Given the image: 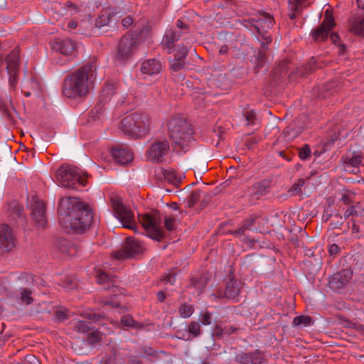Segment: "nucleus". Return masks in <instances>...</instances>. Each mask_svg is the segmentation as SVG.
Here are the masks:
<instances>
[{"label":"nucleus","instance_id":"24","mask_svg":"<svg viewBox=\"0 0 364 364\" xmlns=\"http://www.w3.org/2000/svg\"><path fill=\"white\" fill-rule=\"evenodd\" d=\"M255 21V26L259 33H262L263 31L271 28L274 22L272 16L268 14H260L259 16Z\"/></svg>","mask_w":364,"mask_h":364},{"label":"nucleus","instance_id":"64","mask_svg":"<svg viewBox=\"0 0 364 364\" xmlns=\"http://www.w3.org/2000/svg\"><path fill=\"white\" fill-rule=\"evenodd\" d=\"M4 63L2 61H0V66L2 65Z\"/></svg>","mask_w":364,"mask_h":364},{"label":"nucleus","instance_id":"49","mask_svg":"<svg viewBox=\"0 0 364 364\" xmlns=\"http://www.w3.org/2000/svg\"><path fill=\"white\" fill-rule=\"evenodd\" d=\"M119 88L117 83H112L110 85H108L106 91H111L112 90H117Z\"/></svg>","mask_w":364,"mask_h":364},{"label":"nucleus","instance_id":"43","mask_svg":"<svg viewBox=\"0 0 364 364\" xmlns=\"http://www.w3.org/2000/svg\"><path fill=\"white\" fill-rule=\"evenodd\" d=\"M68 314V310L65 309H63L58 310L56 311L55 315H56L57 319H58L60 321H63L67 319Z\"/></svg>","mask_w":364,"mask_h":364},{"label":"nucleus","instance_id":"51","mask_svg":"<svg viewBox=\"0 0 364 364\" xmlns=\"http://www.w3.org/2000/svg\"><path fill=\"white\" fill-rule=\"evenodd\" d=\"M68 26L70 28H75L77 27V23L75 21H70L68 23Z\"/></svg>","mask_w":364,"mask_h":364},{"label":"nucleus","instance_id":"63","mask_svg":"<svg viewBox=\"0 0 364 364\" xmlns=\"http://www.w3.org/2000/svg\"><path fill=\"white\" fill-rule=\"evenodd\" d=\"M300 74H301V75H304L303 71H300Z\"/></svg>","mask_w":364,"mask_h":364},{"label":"nucleus","instance_id":"13","mask_svg":"<svg viewBox=\"0 0 364 364\" xmlns=\"http://www.w3.org/2000/svg\"><path fill=\"white\" fill-rule=\"evenodd\" d=\"M363 155L361 152L348 153L342 159L343 168L346 171L356 173L363 163Z\"/></svg>","mask_w":364,"mask_h":364},{"label":"nucleus","instance_id":"4","mask_svg":"<svg viewBox=\"0 0 364 364\" xmlns=\"http://www.w3.org/2000/svg\"><path fill=\"white\" fill-rule=\"evenodd\" d=\"M122 131L134 139L146 136L151 129V119L144 114L132 113L124 117L121 122Z\"/></svg>","mask_w":364,"mask_h":364},{"label":"nucleus","instance_id":"38","mask_svg":"<svg viewBox=\"0 0 364 364\" xmlns=\"http://www.w3.org/2000/svg\"><path fill=\"white\" fill-rule=\"evenodd\" d=\"M121 321H122V325L124 326H129V327H135L136 326V322L134 321L133 318L129 315L123 316Z\"/></svg>","mask_w":364,"mask_h":364},{"label":"nucleus","instance_id":"28","mask_svg":"<svg viewBox=\"0 0 364 364\" xmlns=\"http://www.w3.org/2000/svg\"><path fill=\"white\" fill-rule=\"evenodd\" d=\"M164 179L168 182L176 184L181 181V176L178 175L173 169L162 171Z\"/></svg>","mask_w":364,"mask_h":364},{"label":"nucleus","instance_id":"19","mask_svg":"<svg viewBox=\"0 0 364 364\" xmlns=\"http://www.w3.org/2000/svg\"><path fill=\"white\" fill-rule=\"evenodd\" d=\"M163 68V65L159 60L156 59H149L141 63L140 70L142 74L154 75L160 73Z\"/></svg>","mask_w":364,"mask_h":364},{"label":"nucleus","instance_id":"44","mask_svg":"<svg viewBox=\"0 0 364 364\" xmlns=\"http://www.w3.org/2000/svg\"><path fill=\"white\" fill-rule=\"evenodd\" d=\"M200 322L203 325H209L211 323V316L208 311L203 313L200 316Z\"/></svg>","mask_w":364,"mask_h":364},{"label":"nucleus","instance_id":"1","mask_svg":"<svg viewBox=\"0 0 364 364\" xmlns=\"http://www.w3.org/2000/svg\"><path fill=\"white\" fill-rule=\"evenodd\" d=\"M60 223L67 232H82L90 225L92 212L77 198H63L59 204Z\"/></svg>","mask_w":364,"mask_h":364},{"label":"nucleus","instance_id":"47","mask_svg":"<svg viewBox=\"0 0 364 364\" xmlns=\"http://www.w3.org/2000/svg\"><path fill=\"white\" fill-rule=\"evenodd\" d=\"M338 246L336 244H332L330 247H329V253L331 255H334V254H336L338 252Z\"/></svg>","mask_w":364,"mask_h":364},{"label":"nucleus","instance_id":"29","mask_svg":"<svg viewBox=\"0 0 364 364\" xmlns=\"http://www.w3.org/2000/svg\"><path fill=\"white\" fill-rule=\"evenodd\" d=\"M293 324L296 326H309L312 324V320L311 318L308 316H299L294 318Z\"/></svg>","mask_w":364,"mask_h":364},{"label":"nucleus","instance_id":"50","mask_svg":"<svg viewBox=\"0 0 364 364\" xmlns=\"http://www.w3.org/2000/svg\"><path fill=\"white\" fill-rule=\"evenodd\" d=\"M157 298L160 301H164L165 299V294L162 291H159L157 294Z\"/></svg>","mask_w":364,"mask_h":364},{"label":"nucleus","instance_id":"36","mask_svg":"<svg viewBox=\"0 0 364 364\" xmlns=\"http://www.w3.org/2000/svg\"><path fill=\"white\" fill-rule=\"evenodd\" d=\"M188 331L195 336H198L200 331V324L196 321H191L188 326Z\"/></svg>","mask_w":364,"mask_h":364},{"label":"nucleus","instance_id":"32","mask_svg":"<svg viewBox=\"0 0 364 364\" xmlns=\"http://www.w3.org/2000/svg\"><path fill=\"white\" fill-rule=\"evenodd\" d=\"M96 280L97 283L102 284L111 282L112 278L107 273L98 269L96 273Z\"/></svg>","mask_w":364,"mask_h":364},{"label":"nucleus","instance_id":"20","mask_svg":"<svg viewBox=\"0 0 364 364\" xmlns=\"http://www.w3.org/2000/svg\"><path fill=\"white\" fill-rule=\"evenodd\" d=\"M241 287L242 283L240 281L232 279L227 283L224 294H220L219 296L237 301Z\"/></svg>","mask_w":364,"mask_h":364},{"label":"nucleus","instance_id":"58","mask_svg":"<svg viewBox=\"0 0 364 364\" xmlns=\"http://www.w3.org/2000/svg\"><path fill=\"white\" fill-rule=\"evenodd\" d=\"M294 77V73H291L289 76L290 80L293 79Z\"/></svg>","mask_w":364,"mask_h":364},{"label":"nucleus","instance_id":"60","mask_svg":"<svg viewBox=\"0 0 364 364\" xmlns=\"http://www.w3.org/2000/svg\"><path fill=\"white\" fill-rule=\"evenodd\" d=\"M20 213H21V210H20L19 207H18L17 214H20Z\"/></svg>","mask_w":364,"mask_h":364},{"label":"nucleus","instance_id":"34","mask_svg":"<svg viewBox=\"0 0 364 364\" xmlns=\"http://www.w3.org/2000/svg\"><path fill=\"white\" fill-rule=\"evenodd\" d=\"M305 183L304 179H299L295 184L292 186L290 189L292 196H298L301 193V188Z\"/></svg>","mask_w":364,"mask_h":364},{"label":"nucleus","instance_id":"46","mask_svg":"<svg viewBox=\"0 0 364 364\" xmlns=\"http://www.w3.org/2000/svg\"><path fill=\"white\" fill-rule=\"evenodd\" d=\"M231 332L229 329H223L220 326H217L215 330V333L218 336H223V334H230Z\"/></svg>","mask_w":364,"mask_h":364},{"label":"nucleus","instance_id":"23","mask_svg":"<svg viewBox=\"0 0 364 364\" xmlns=\"http://www.w3.org/2000/svg\"><path fill=\"white\" fill-rule=\"evenodd\" d=\"M312 0H289V16L294 19L299 12L304 7L309 6Z\"/></svg>","mask_w":364,"mask_h":364},{"label":"nucleus","instance_id":"2","mask_svg":"<svg viewBox=\"0 0 364 364\" xmlns=\"http://www.w3.org/2000/svg\"><path fill=\"white\" fill-rule=\"evenodd\" d=\"M95 72L93 64L85 65L65 79L63 91H90L94 88Z\"/></svg>","mask_w":364,"mask_h":364},{"label":"nucleus","instance_id":"7","mask_svg":"<svg viewBox=\"0 0 364 364\" xmlns=\"http://www.w3.org/2000/svg\"><path fill=\"white\" fill-rule=\"evenodd\" d=\"M109 200L116 217L123 227L133 229L135 227V218L132 211L122 204L121 198L117 195L111 196Z\"/></svg>","mask_w":364,"mask_h":364},{"label":"nucleus","instance_id":"41","mask_svg":"<svg viewBox=\"0 0 364 364\" xmlns=\"http://www.w3.org/2000/svg\"><path fill=\"white\" fill-rule=\"evenodd\" d=\"M121 301H114V300H112V301H105V306H111L112 308H116V309H119V312L121 313L124 311V309H125L124 306H119V303Z\"/></svg>","mask_w":364,"mask_h":364},{"label":"nucleus","instance_id":"56","mask_svg":"<svg viewBox=\"0 0 364 364\" xmlns=\"http://www.w3.org/2000/svg\"><path fill=\"white\" fill-rule=\"evenodd\" d=\"M264 38L267 43H269L272 41L269 36H265Z\"/></svg>","mask_w":364,"mask_h":364},{"label":"nucleus","instance_id":"12","mask_svg":"<svg viewBox=\"0 0 364 364\" xmlns=\"http://www.w3.org/2000/svg\"><path fill=\"white\" fill-rule=\"evenodd\" d=\"M169 144L166 139H157L149 149L146 156L149 160L158 161L168 151Z\"/></svg>","mask_w":364,"mask_h":364},{"label":"nucleus","instance_id":"59","mask_svg":"<svg viewBox=\"0 0 364 364\" xmlns=\"http://www.w3.org/2000/svg\"><path fill=\"white\" fill-rule=\"evenodd\" d=\"M38 89L43 90V85L41 84H40L39 86L38 87Z\"/></svg>","mask_w":364,"mask_h":364},{"label":"nucleus","instance_id":"62","mask_svg":"<svg viewBox=\"0 0 364 364\" xmlns=\"http://www.w3.org/2000/svg\"><path fill=\"white\" fill-rule=\"evenodd\" d=\"M335 87H336L330 86V87H329V89H333V88H335Z\"/></svg>","mask_w":364,"mask_h":364},{"label":"nucleus","instance_id":"35","mask_svg":"<svg viewBox=\"0 0 364 364\" xmlns=\"http://www.w3.org/2000/svg\"><path fill=\"white\" fill-rule=\"evenodd\" d=\"M267 189V186L264 183H257L253 186L252 193L257 196H262Z\"/></svg>","mask_w":364,"mask_h":364},{"label":"nucleus","instance_id":"17","mask_svg":"<svg viewBox=\"0 0 364 364\" xmlns=\"http://www.w3.org/2000/svg\"><path fill=\"white\" fill-rule=\"evenodd\" d=\"M79 48L78 44L71 39H65L56 43L55 49L66 56H75Z\"/></svg>","mask_w":364,"mask_h":364},{"label":"nucleus","instance_id":"27","mask_svg":"<svg viewBox=\"0 0 364 364\" xmlns=\"http://www.w3.org/2000/svg\"><path fill=\"white\" fill-rule=\"evenodd\" d=\"M349 31L356 36L364 37V17L352 21L349 25Z\"/></svg>","mask_w":364,"mask_h":364},{"label":"nucleus","instance_id":"57","mask_svg":"<svg viewBox=\"0 0 364 364\" xmlns=\"http://www.w3.org/2000/svg\"><path fill=\"white\" fill-rule=\"evenodd\" d=\"M31 362H33L36 361V363H38V360L34 357V356H32L31 357Z\"/></svg>","mask_w":364,"mask_h":364},{"label":"nucleus","instance_id":"55","mask_svg":"<svg viewBox=\"0 0 364 364\" xmlns=\"http://www.w3.org/2000/svg\"><path fill=\"white\" fill-rule=\"evenodd\" d=\"M226 50H227V47L226 46H223L220 49V53H225L226 52Z\"/></svg>","mask_w":364,"mask_h":364},{"label":"nucleus","instance_id":"54","mask_svg":"<svg viewBox=\"0 0 364 364\" xmlns=\"http://www.w3.org/2000/svg\"><path fill=\"white\" fill-rule=\"evenodd\" d=\"M176 26L178 28H183V23H182V21L181 20H178L177 21V23H176Z\"/></svg>","mask_w":364,"mask_h":364},{"label":"nucleus","instance_id":"52","mask_svg":"<svg viewBox=\"0 0 364 364\" xmlns=\"http://www.w3.org/2000/svg\"><path fill=\"white\" fill-rule=\"evenodd\" d=\"M356 1L358 6L364 9V0H356Z\"/></svg>","mask_w":364,"mask_h":364},{"label":"nucleus","instance_id":"42","mask_svg":"<svg viewBox=\"0 0 364 364\" xmlns=\"http://www.w3.org/2000/svg\"><path fill=\"white\" fill-rule=\"evenodd\" d=\"M164 223L168 230H172L175 227L176 220L172 217H166Z\"/></svg>","mask_w":364,"mask_h":364},{"label":"nucleus","instance_id":"11","mask_svg":"<svg viewBox=\"0 0 364 364\" xmlns=\"http://www.w3.org/2000/svg\"><path fill=\"white\" fill-rule=\"evenodd\" d=\"M16 245V237L9 226L0 225V255L11 251Z\"/></svg>","mask_w":364,"mask_h":364},{"label":"nucleus","instance_id":"9","mask_svg":"<svg viewBox=\"0 0 364 364\" xmlns=\"http://www.w3.org/2000/svg\"><path fill=\"white\" fill-rule=\"evenodd\" d=\"M335 26L332 10L328 8L325 11V17L322 24L311 33L313 39L315 41H325Z\"/></svg>","mask_w":364,"mask_h":364},{"label":"nucleus","instance_id":"40","mask_svg":"<svg viewBox=\"0 0 364 364\" xmlns=\"http://www.w3.org/2000/svg\"><path fill=\"white\" fill-rule=\"evenodd\" d=\"M310 154H311V149H310L309 145L306 144L299 150V156L301 159L305 160L310 156Z\"/></svg>","mask_w":364,"mask_h":364},{"label":"nucleus","instance_id":"39","mask_svg":"<svg viewBox=\"0 0 364 364\" xmlns=\"http://www.w3.org/2000/svg\"><path fill=\"white\" fill-rule=\"evenodd\" d=\"M244 116L247 124L254 123L257 119V114L254 110L247 111Z\"/></svg>","mask_w":364,"mask_h":364},{"label":"nucleus","instance_id":"33","mask_svg":"<svg viewBox=\"0 0 364 364\" xmlns=\"http://www.w3.org/2000/svg\"><path fill=\"white\" fill-rule=\"evenodd\" d=\"M31 291L28 289H21L20 291V299L23 304H30L33 301Z\"/></svg>","mask_w":364,"mask_h":364},{"label":"nucleus","instance_id":"3","mask_svg":"<svg viewBox=\"0 0 364 364\" xmlns=\"http://www.w3.org/2000/svg\"><path fill=\"white\" fill-rule=\"evenodd\" d=\"M171 139L181 149H186L193 139V129L188 122L182 115L173 116L168 122Z\"/></svg>","mask_w":364,"mask_h":364},{"label":"nucleus","instance_id":"45","mask_svg":"<svg viewBox=\"0 0 364 364\" xmlns=\"http://www.w3.org/2000/svg\"><path fill=\"white\" fill-rule=\"evenodd\" d=\"M85 94L86 92H65V96L68 98L81 99Z\"/></svg>","mask_w":364,"mask_h":364},{"label":"nucleus","instance_id":"53","mask_svg":"<svg viewBox=\"0 0 364 364\" xmlns=\"http://www.w3.org/2000/svg\"><path fill=\"white\" fill-rule=\"evenodd\" d=\"M117 291L121 292V290L119 289L117 287H112V292L114 293V296H117Z\"/></svg>","mask_w":364,"mask_h":364},{"label":"nucleus","instance_id":"8","mask_svg":"<svg viewBox=\"0 0 364 364\" xmlns=\"http://www.w3.org/2000/svg\"><path fill=\"white\" fill-rule=\"evenodd\" d=\"M28 205L31 209V218L38 228H43L47 224V219L45 213V204L38 196H31L28 198Z\"/></svg>","mask_w":364,"mask_h":364},{"label":"nucleus","instance_id":"25","mask_svg":"<svg viewBox=\"0 0 364 364\" xmlns=\"http://www.w3.org/2000/svg\"><path fill=\"white\" fill-rule=\"evenodd\" d=\"M178 34H176V31L172 29L166 31L161 44L164 48L167 49L168 53H171L172 51L174 43L178 39Z\"/></svg>","mask_w":364,"mask_h":364},{"label":"nucleus","instance_id":"30","mask_svg":"<svg viewBox=\"0 0 364 364\" xmlns=\"http://www.w3.org/2000/svg\"><path fill=\"white\" fill-rule=\"evenodd\" d=\"M330 39L331 42L337 47L338 54L342 55L343 53H344L346 50V47L344 44H342L341 43L338 35L336 33H332L330 36Z\"/></svg>","mask_w":364,"mask_h":364},{"label":"nucleus","instance_id":"16","mask_svg":"<svg viewBox=\"0 0 364 364\" xmlns=\"http://www.w3.org/2000/svg\"><path fill=\"white\" fill-rule=\"evenodd\" d=\"M136 49V40L130 36H124L120 41L118 55L124 59L130 55Z\"/></svg>","mask_w":364,"mask_h":364},{"label":"nucleus","instance_id":"22","mask_svg":"<svg viewBox=\"0 0 364 364\" xmlns=\"http://www.w3.org/2000/svg\"><path fill=\"white\" fill-rule=\"evenodd\" d=\"M237 360L242 364H260L263 361V355L258 351L251 353H242L237 355Z\"/></svg>","mask_w":364,"mask_h":364},{"label":"nucleus","instance_id":"61","mask_svg":"<svg viewBox=\"0 0 364 364\" xmlns=\"http://www.w3.org/2000/svg\"><path fill=\"white\" fill-rule=\"evenodd\" d=\"M25 96H26V97H29V96H30V92H26Z\"/></svg>","mask_w":364,"mask_h":364},{"label":"nucleus","instance_id":"5","mask_svg":"<svg viewBox=\"0 0 364 364\" xmlns=\"http://www.w3.org/2000/svg\"><path fill=\"white\" fill-rule=\"evenodd\" d=\"M56 180L61 186L76 188L77 185L85 186L87 176L79 168L68 165L60 166L56 171Z\"/></svg>","mask_w":364,"mask_h":364},{"label":"nucleus","instance_id":"14","mask_svg":"<svg viewBox=\"0 0 364 364\" xmlns=\"http://www.w3.org/2000/svg\"><path fill=\"white\" fill-rule=\"evenodd\" d=\"M6 69L9 75V83L12 88H15L17 82L16 77L18 72V53L13 51L6 58Z\"/></svg>","mask_w":364,"mask_h":364},{"label":"nucleus","instance_id":"37","mask_svg":"<svg viewBox=\"0 0 364 364\" xmlns=\"http://www.w3.org/2000/svg\"><path fill=\"white\" fill-rule=\"evenodd\" d=\"M103 334L99 331H92L88 336V341L90 343H95L102 339Z\"/></svg>","mask_w":364,"mask_h":364},{"label":"nucleus","instance_id":"21","mask_svg":"<svg viewBox=\"0 0 364 364\" xmlns=\"http://www.w3.org/2000/svg\"><path fill=\"white\" fill-rule=\"evenodd\" d=\"M112 156L116 162L121 164H126L133 159L132 153L129 149L124 147L113 149Z\"/></svg>","mask_w":364,"mask_h":364},{"label":"nucleus","instance_id":"10","mask_svg":"<svg viewBox=\"0 0 364 364\" xmlns=\"http://www.w3.org/2000/svg\"><path fill=\"white\" fill-rule=\"evenodd\" d=\"M144 250L142 245L137 240L129 237L122 249L114 253V257L118 259H124L134 257Z\"/></svg>","mask_w":364,"mask_h":364},{"label":"nucleus","instance_id":"48","mask_svg":"<svg viewBox=\"0 0 364 364\" xmlns=\"http://www.w3.org/2000/svg\"><path fill=\"white\" fill-rule=\"evenodd\" d=\"M132 22H133V20L131 17H127L122 20V23L124 26L128 27L132 23Z\"/></svg>","mask_w":364,"mask_h":364},{"label":"nucleus","instance_id":"18","mask_svg":"<svg viewBox=\"0 0 364 364\" xmlns=\"http://www.w3.org/2000/svg\"><path fill=\"white\" fill-rule=\"evenodd\" d=\"M353 272L350 269H344L334 274L329 281L330 287L334 290H339L351 279Z\"/></svg>","mask_w":364,"mask_h":364},{"label":"nucleus","instance_id":"6","mask_svg":"<svg viewBox=\"0 0 364 364\" xmlns=\"http://www.w3.org/2000/svg\"><path fill=\"white\" fill-rule=\"evenodd\" d=\"M139 221L149 237L156 240H160L163 237L161 218L158 211L152 210L139 215Z\"/></svg>","mask_w":364,"mask_h":364},{"label":"nucleus","instance_id":"26","mask_svg":"<svg viewBox=\"0 0 364 364\" xmlns=\"http://www.w3.org/2000/svg\"><path fill=\"white\" fill-rule=\"evenodd\" d=\"M188 53V48L187 47H183L178 50V53L175 55V60L171 64V68L178 71L183 67V59L186 57Z\"/></svg>","mask_w":364,"mask_h":364},{"label":"nucleus","instance_id":"31","mask_svg":"<svg viewBox=\"0 0 364 364\" xmlns=\"http://www.w3.org/2000/svg\"><path fill=\"white\" fill-rule=\"evenodd\" d=\"M178 312L183 318H188L193 314V308L191 305L184 304L179 307Z\"/></svg>","mask_w":364,"mask_h":364},{"label":"nucleus","instance_id":"15","mask_svg":"<svg viewBox=\"0 0 364 364\" xmlns=\"http://www.w3.org/2000/svg\"><path fill=\"white\" fill-rule=\"evenodd\" d=\"M82 319H79L75 326V329L80 333H86L90 329V321L85 319H89L93 322H97L100 320L101 316L99 314H95L91 310H87L81 314Z\"/></svg>","mask_w":364,"mask_h":364}]
</instances>
